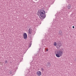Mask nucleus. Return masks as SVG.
I'll use <instances>...</instances> for the list:
<instances>
[{
    "instance_id": "nucleus-16",
    "label": "nucleus",
    "mask_w": 76,
    "mask_h": 76,
    "mask_svg": "<svg viewBox=\"0 0 76 76\" xmlns=\"http://www.w3.org/2000/svg\"><path fill=\"white\" fill-rule=\"evenodd\" d=\"M47 50V51H48V50L47 49V50Z\"/></svg>"
},
{
    "instance_id": "nucleus-6",
    "label": "nucleus",
    "mask_w": 76,
    "mask_h": 76,
    "mask_svg": "<svg viewBox=\"0 0 76 76\" xmlns=\"http://www.w3.org/2000/svg\"><path fill=\"white\" fill-rule=\"evenodd\" d=\"M32 30L30 28H29L28 30V34H29V35H31V34H32Z\"/></svg>"
},
{
    "instance_id": "nucleus-15",
    "label": "nucleus",
    "mask_w": 76,
    "mask_h": 76,
    "mask_svg": "<svg viewBox=\"0 0 76 76\" xmlns=\"http://www.w3.org/2000/svg\"><path fill=\"white\" fill-rule=\"evenodd\" d=\"M50 7V4H49V7Z\"/></svg>"
},
{
    "instance_id": "nucleus-3",
    "label": "nucleus",
    "mask_w": 76,
    "mask_h": 76,
    "mask_svg": "<svg viewBox=\"0 0 76 76\" xmlns=\"http://www.w3.org/2000/svg\"><path fill=\"white\" fill-rule=\"evenodd\" d=\"M23 37L24 39H27V34H26V33H24L23 35Z\"/></svg>"
},
{
    "instance_id": "nucleus-4",
    "label": "nucleus",
    "mask_w": 76,
    "mask_h": 76,
    "mask_svg": "<svg viewBox=\"0 0 76 76\" xmlns=\"http://www.w3.org/2000/svg\"><path fill=\"white\" fill-rule=\"evenodd\" d=\"M42 74L41 72L39 71H38L36 72V75L37 76H41Z\"/></svg>"
},
{
    "instance_id": "nucleus-11",
    "label": "nucleus",
    "mask_w": 76,
    "mask_h": 76,
    "mask_svg": "<svg viewBox=\"0 0 76 76\" xmlns=\"http://www.w3.org/2000/svg\"><path fill=\"white\" fill-rule=\"evenodd\" d=\"M5 64H7V61H5Z\"/></svg>"
},
{
    "instance_id": "nucleus-10",
    "label": "nucleus",
    "mask_w": 76,
    "mask_h": 76,
    "mask_svg": "<svg viewBox=\"0 0 76 76\" xmlns=\"http://www.w3.org/2000/svg\"><path fill=\"white\" fill-rule=\"evenodd\" d=\"M48 66H49V67H50V66H51V64H50V62L48 63Z\"/></svg>"
},
{
    "instance_id": "nucleus-8",
    "label": "nucleus",
    "mask_w": 76,
    "mask_h": 76,
    "mask_svg": "<svg viewBox=\"0 0 76 76\" xmlns=\"http://www.w3.org/2000/svg\"><path fill=\"white\" fill-rule=\"evenodd\" d=\"M58 34L60 35H61V34H62V31H59V32L58 33Z\"/></svg>"
},
{
    "instance_id": "nucleus-9",
    "label": "nucleus",
    "mask_w": 76,
    "mask_h": 76,
    "mask_svg": "<svg viewBox=\"0 0 76 76\" xmlns=\"http://www.w3.org/2000/svg\"><path fill=\"white\" fill-rule=\"evenodd\" d=\"M54 46H56L57 45V43H56V42H55L54 43Z\"/></svg>"
},
{
    "instance_id": "nucleus-12",
    "label": "nucleus",
    "mask_w": 76,
    "mask_h": 76,
    "mask_svg": "<svg viewBox=\"0 0 76 76\" xmlns=\"http://www.w3.org/2000/svg\"><path fill=\"white\" fill-rule=\"evenodd\" d=\"M41 70H42V71H43V70H44V69H43V68H41Z\"/></svg>"
},
{
    "instance_id": "nucleus-14",
    "label": "nucleus",
    "mask_w": 76,
    "mask_h": 76,
    "mask_svg": "<svg viewBox=\"0 0 76 76\" xmlns=\"http://www.w3.org/2000/svg\"><path fill=\"white\" fill-rule=\"evenodd\" d=\"M75 60L76 61V58H75Z\"/></svg>"
},
{
    "instance_id": "nucleus-1",
    "label": "nucleus",
    "mask_w": 76,
    "mask_h": 76,
    "mask_svg": "<svg viewBox=\"0 0 76 76\" xmlns=\"http://www.w3.org/2000/svg\"><path fill=\"white\" fill-rule=\"evenodd\" d=\"M37 15L40 19L45 18V12L43 10H39L37 12Z\"/></svg>"
},
{
    "instance_id": "nucleus-5",
    "label": "nucleus",
    "mask_w": 76,
    "mask_h": 76,
    "mask_svg": "<svg viewBox=\"0 0 76 76\" xmlns=\"http://www.w3.org/2000/svg\"><path fill=\"white\" fill-rule=\"evenodd\" d=\"M61 46V43L60 42H59L57 44V46H56V47L57 48H60V47Z\"/></svg>"
},
{
    "instance_id": "nucleus-2",
    "label": "nucleus",
    "mask_w": 76,
    "mask_h": 76,
    "mask_svg": "<svg viewBox=\"0 0 76 76\" xmlns=\"http://www.w3.org/2000/svg\"><path fill=\"white\" fill-rule=\"evenodd\" d=\"M63 49H62L61 50H58L57 51L56 56L57 57H60L63 56Z\"/></svg>"
},
{
    "instance_id": "nucleus-7",
    "label": "nucleus",
    "mask_w": 76,
    "mask_h": 76,
    "mask_svg": "<svg viewBox=\"0 0 76 76\" xmlns=\"http://www.w3.org/2000/svg\"><path fill=\"white\" fill-rule=\"evenodd\" d=\"M67 7V9H70V8H71V5L70 4H69L68 6Z\"/></svg>"
},
{
    "instance_id": "nucleus-13",
    "label": "nucleus",
    "mask_w": 76,
    "mask_h": 76,
    "mask_svg": "<svg viewBox=\"0 0 76 76\" xmlns=\"http://www.w3.org/2000/svg\"><path fill=\"white\" fill-rule=\"evenodd\" d=\"M72 28H75V26H72Z\"/></svg>"
},
{
    "instance_id": "nucleus-17",
    "label": "nucleus",
    "mask_w": 76,
    "mask_h": 76,
    "mask_svg": "<svg viewBox=\"0 0 76 76\" xmlns=\"http://www.w3.org/2000/svg\"><path fill=\"white\" fill-rule=\"evenodd\" d=\"M36 0V1H37V0Z\"/></svg>"
}]
</instances>
